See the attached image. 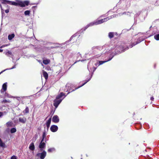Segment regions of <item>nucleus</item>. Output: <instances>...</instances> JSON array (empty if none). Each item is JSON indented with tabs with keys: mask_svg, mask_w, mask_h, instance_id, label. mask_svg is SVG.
I'll list each match as a JSON object with an SVG mask.
<instances>
[{
	"mask_svg": "<svg viewBox=\"0 0 159 159\" xmlns=\"http://www.w3.org/2000/svg\"><path fill=\"white\" fill-rule=\"evenodd\" d=\"M47 153L45 151H43L42 153H39L37 154L36 156L39 157L41 159H44L46 157Z\"/></svg>",
	"mask_w": 159,
	"mask_h": 159,
	"instance_id": "3",
	"label": "nucleus"
},
{
	"mask_svg": "<svg viewBox=\"0 0 159 159\" xmlns=\"http://www.w3.org/2000/svg\"><path fill=\"white\" fill-rule=\"evenodd\" d=\"M91 79V78H89L87 81H86V82H85V83H84L81 86H79L78 88L77 89L82 87V86H83L85 84H86ZM77 89V88L76 89Z\"/></svg>",
	"mask_w": 159,
	"mask_h": 159,
	"instance_id": "26",
	"label": "nucleus"
},
{
	"mask_svg": "<svg viewBox=\"0 0 159 159\" xmlns=\"http://www.w3.org/2000/svg\"><path fill=\"white\" fill-rule=\"evenodd\" d=\"M113 33L110 32L109 34V36L110 38H111L113 37Z\"/></svg>",
	"mask_w": 159,
	"mask_h": 159,
	"instance_id": "25",
	"label": "nucleus"
},
{
	"mask_svg": "<svg viewBox=\"0 0 159 159\" xmlns=\"http://www.w3.org/2000/svg\"><path fill=\"white\" fill-rule=\"evenodd\" d=\"M7 83H4L2 85V89H1V92H3L2 90H4V91H6L7 90Z\"/></svg>",
	"mask_w": 159,
	"mask_h": 159,
	"instance_id": "7",
	"label": "nucleus"
},
{
	"mask_svg": "<svg viewBox=\"0 0 159 159\" xmlns=\"http://www.w3.org/2000/svg\"><path fill=\"white\" fill-rule=\"evenodd\" d=\"M43 75L45 79L47 80L48 78V73L45 71H43Z\"/></svg>",
	"mask_w": 159,
	"mask_h": 159,
	"instance_id": "14",
	"label": "nucleus"
},
{
	"mask_svg": "<svg viewBox=\"0 0 159 159\" xmlns=\"http://www.w3.org/2000/svg\"><path fill=\"white\" fill-rule=\"evenodd\" d=\"M41 65H42V66H43V64H42V63H41Z\"/></svg>",
	"mask_w": 159,
	"mask_h": 159,
	"instance_id": "36",
	"label": "nucleus"
},
{
	"mask_svg": "<svg viewBox=\"0 0 159 159\" xmlns=\"http://www.w3.org/2000/svg\"><path fill=\"white\" fill-rule=\"evenodd\" d=\"M2 115V112H0V117Z\"/></svg>",
	"mask_w": 159,
	"mask_h": 159,
	"instance_id": "31",
	"label": "nucleus"
},
{
	"mask_svg": "<svg viewBox=\"0 0 159 159\" xmlns=\"http://www.w3.org/2000/svg\"><path fill=\"white\" fill-rule=\"evenodd\" d=\"M55 149L54 148H49L48 149V151L49 152H52L54 151H55Z\"/></svg>",
	"mask_w": 159,
	"mask_h": 159,
	"instance_id": "16",
	"label": "nucleus"
},
{
	"mask_svg": "<svg viewBox=\"0 0 159 159\" xmlns=\"http://www.w3.org/2000/svg\"><path fill=\"white\" fill-rule=\"evenodd\" d=\"M11 123H9V122H8V123H7V125H9V124H10Z\"/></svg>",
	"mask_w": 159,
	"mask_h": 159,
	"instance_id": "35",
	"label": "nucleus"
},
{
	"mask_svg": "<svg viewBox=\"0 0 159 159\" xmlns=\"http://www.w3.org/2000/svg\"><path fill=\"white\" fill-rule=\"evenodd\" d=\"M39 61L40 63L41 62V61Z\"/></svg>",
	"mask_w": 159,
	"mask_h": 159,
	"instance_id": "37",
	"label": "nucleus"
},
{
	"mask_svg": "<svg viewBox=\"0 0 159 159\" xmlns=\"http://www.w3.org/2000/svg\"><path fill=\"white\" fill-rule=\"evenodd\" d=\"M5 54L7 55H10L11 56H12V54L11 52L8 50H6V52Z\"/></svg>",
	"mask_w": 159,
	"mask_h": 159,
	"instance_id": "21",
	"label": "nucleus"
},
{
	"mask_svg": "<svg viewBox=\"0 0 159 159\" xmlns=\"http://www.w3.org/2000/svg\"><path fill=\"white\" fill-rule=\"evenodd\" d=\"M64 95V94L63 93H61L59 94L57 96L56 99L54 100L53 105L56 108H57L59 105L64 98L65 97L62 98V96Z\"/></svg>",
	"mask_w": 159,
	"mask_h": 159,
	"instance_id": "2",
	"label": "nucleus"
},
{
	"mask_svg": "<svg viewBox=\"0 0 159 159\" xmlns=\"http://www.w3.org/2000/svg\"><path fill=\"white\" fill-rule=\"evenodd\" d=\"M50 60L48 59L44 60L43 61V63L45 65H47L50 62Z\"/></svg>",
	"mask_w": 159,
	"mask_h": 159,
	"instance_id": "15",
	"label": "nucleus"
},
{
	"mask_svg": "<svg viewBox=\"0 0 159 159\" xmlns=\"http://www.w3.org/2000/svg\"><path fill=\"white\" fill-rule=\"evenodd\" d=\"M15 36V35L14 34H10L8 36V39L9 40H11Z\"/></svg>",
	"mask_w": 159,
	"mask_h": 159,
	"instance_id": "13",
	"label": "nucleus"
},
{
	"mask_svg": "<svg viewBox=\"0 0 159 159\" xmlns=\"http://www.w3.org/2000/svg\"><path fill=\"white\" fill-rule=\"evenodd\" d=\"M5 143L2 142L1 139H0V146L1 147H5Z\"/></svg>",
	"mask_w": 159,
	"mask_h": 159,
	"instance_id": "18",
	"label": "nucleus"
},
{
	"mask_svg": "<svg viewBox=\"0 0 159 159\" xmlns=\"http://www.w3.org/2000/svg\"><path fill=\"white\" fill-rule=\"evenodd\" d=\"M112 57H111V58H110L108 60L106 61H99V62L98 66H99L100 65H101L106 62H107L108 61L111 60L112 59Z\"/></svg>",
	"mask_w": 159,
	"mask_h": 159,
	"instance_id": "12",
	"label": "nucleus"
},
{
	"mask_svg": "<svg viewBox=\"0 0 159 159\" xmlns=\"http://www.w3.org/2000/svg\"><path fill=\"white\" fill-rule=\"evenodd\" d=\"M84 60H81V61H83Z\"/></svg>",
	"mask_w": 159,
	"mask_h": 159,
	"instance_id": "38",
	"label": "nucleus"
},
{
	"mask_svg": "<svg viewBox=\"0 0 159 159\" xmlns=\"http://www.w3.org/2000/svg\"><path fill=\"white\" fill-rule=\"evenodd\" d=\"M153 99H154V98H153V97H151V100H153Z\"/></svg>",
	"mask_w": 159,
	"mask_h": 159,
	"instance_id": "33",
	"label": "nucleus"
},
{
	"mask_svg": "<svg viewBox=\"0 0 159 159\" xmlns=\"http://www.w3.org/2000/svg\"><path fill=\"white\" fill-rule=\"evenodd\" d=\"M16 131V129L15 128H13L11 129V133H15Z\"/></svg>",
	"mask_w": 159,
	"mask_h": 159,
	"instance_id": "23",
	"label": "nucleus"
},
{
	"mask_svg": "<svg viewBox=\"0 0 159 159\" xmlns=\"http://www.w3.org/2000/svg\"><path fill=\"white\" fill-rule=\"evenodd\" d=\"M3 51V50L0 49V52H2Z\"/></svg>",
	"mask_w": 159,
	"mask_h": 159,
	"instance_id": "34",
	"label": "nucleus"
},
{
	"mask_svg": "<svg viewBox=\"0 0 159 159\" xmlns=\"http://www.w3.org/2000/svg\"><path fill=\"white\" fill-rule=\"evenodd\" d=\"M77 57L78 58H79V59H80V58L81 57V54L79 53H77ZM80 60H79L76 61L74 64H75V63H76V62H77L78 61H80Z\"/></svg>",
	"mask_w": 159,
	"mask_h": 159,
	"instance_id": "11",
	"label": "nucleus"
},
{
	"mask_svg": "<svg viewBox=\"0 0 159 159\" xmlns=\"http://www.w3.org/2000/svg\"><path fill=\"white\" fill-rule=\"evenodd\" d=\"M29 148L31 150H33L34 149V146L33 143H31L29 146Z\"/></svg>",
	"mask_w": 159,
	"mask_h": 159,
	"instance_id": "9",
	"label": "nucleus"
},
{
	"mask_svg": "<svg viewBox=\"0 0 159 159\" xmlns=\"http://www.w3.org/2000/svg\"><path fill=\"white\" fill-rule=\"evenodd\" d=\"M58 127L56 125H52L50 127L51 130L53 132L57 131L58 129Z\"/></svg>",
	"mask_w": 159,
	"mask_h": 159,
	"instance_id": "4",
	"label": "nucleus"
},
{
	"mask_svg": "<svg viewBox=\"0 0 159 159\" xmlns=\"http://www.w3.org/2000/svg\"><path fill=\"white\" fill-rule=\"evenodd\" d=\"M30 11L27 10L25 11L24 14L25 16H29L30 15Z\"/></svg>",
	"mask_w": 159,
	"mask_h": 159,
	"instance_id": "19",
	"label": "nucleus"
},
{
	"mask_svg": "<svg viewBox=\"0 0 159 159\" xmlns=\"http://www.w3.org/2000/svg\"><path fill=\"white\" fill-rule=\"evenodd\" d=\"M115 15H114L105 18L103 19H102L100 20H96L90 23L87 25L85 27L83 28V29H84V30H85L89 26H92L94 25H97L101 24L104 22L107 21L109 19L114 17H115Z\"/></svg>",
	"mask_w": 159,
	"mask_h": 159,
	"instance_id": "1",
	"label": "nucleus"
},
{
	"mask_svg": "<svg viewBox=\"0 0 159 159\" xmlns=\"http://www.w3.org/2000/svg\"><path fill=\"white\" fill-rule=\"evenodd\" d=\"M43 141L41 140L39 146V148L41 150H42L45 147V142H43Z\"/></svg>",
	"mask_w": 159,
	"mask_h": 159,
	"instance_id": "5",
	"label": "nucleus"
},
{
	"mask_svg": "<svg viewBox=\"0 0 159 159\" xmlns=\"http://www.w3.org/2000/svg\"><path fill=\"white\" fill-rule=\"evenodd\" d=\"M2 102H9L8 101H7L6 99L3 100L2 101Z\"/></svg>",
	"mask_w": 159,
	"mask_h": 159,
	"instance_id": "28",
	"label": "nucleus"
},
{
	"mask_svg": "<svg viewBox=\"0 0 159 159\" xmlns=\"http://www.w3.org/2000/svg\"><path fill=\"white\" fill-rule=\"evenodd\" d=\"M4 47V46H3V45H2L1 46V47H0V48H3Z\"/></svg>",
	"mask_w": 159,
	"mask_h": 159,
	"instance_id": "32",
	"label": "nucleus"
},
{
	"mask_svg": "<svg viewBox=\"0 0 159 159\" xmlns=\"http://www.w3.org/2000/svg\"><path fill=\"white\" fill-rule=\"evenodd\" d=\"M16 68V66H13V67H12V68H9V69H6L2 71L0 73V74L1 73H3V72L5 71L6 70H11V69H14V68Z\"/></svg>",
	"mask_w": 159,
	"mask_h": 159,
	"instance_id": "20",
	"label": "nucleus"
},
{
	"mask_svg": "<svg viewBox=\"0 0 159 159\" xmlns=\"http://www.w3.org/2000/svg\"><path fill=\"white\" fill-rule=\"evenodd\" d=\"M154 38L157 40H159V34L154 35Z\"/></svg>",
	"mask_w": 159,
	"mask_h": 159,
	"instance_id": "17",
	"label": "nucleus"
},
{
	"mask_svg": "<svg viewBox=\"0 0 159 159\" xmlns=\"http://www.w3.org/2000/svg\"><path fill=\"white\" fill-rule=\"evenodd\" d=\"M9 45V44H7L3 45V46H4V47L7 46Z\"/></svg>",
	"mask_w": 159,
	"mask_h": 159,
	"instance_id": "30",
	"label": "nucleus"
},
{
	"mask_svg": "<svg viewBox=\"0 0 159 159\" xmlns=\"http://www.w3.org/2000/svg\"><path fill=\"white\" fill-rule=\"evenodd\" d=\"M10 159H17V157L16 156L13 155L11 157Z\"/></svg>",
	"mask_w": 159,
	"mask_h": 159,
	"instance_id": "27",
	"label": "nucleus"
},
{
	"mask_svg": "<svg viewBox=\"0 0 159 159\" xmlns=\"http://www.w3.org/2000/svg\"><path fill=\"white\" fill-rule=\"evenodd\" d=\"M29 112V109L28 107H26L25 110L23 111L25 113H27Z\"/></svg>",
	"mask_w": 159,
	"mask_h": 159,
	"instance_id": "22",
	"label": "nucleus"
},
{
	"mask_svg": "<svg viewBox=\"0 0 159 159\" xmlns=\"http://www.w3.org/2000/svg\"><path fill=\"white\" fill-rule=\"evenodd\" d=\"M59 118L58 116H54L52 119V121L55 123H58L59 121Z\"/></svg>",
	"mask_w": 159,
	"mask_h": 159,
	"instance_id": "6",
	"label": "nucleus"
},
{
	"mask_svg": "<svg viewBox=\"0 0 159 159\" xmlns=\"http://www.w3.org/2000/svg\"><path fill=\"white\" fill-rule=\"evenodd\" d=\"M19 121L21 122L24 123L26 121V119L25 118H20L19 119Z\"/></svg>",
	"mask_w": 159,
	"mask_h": 159,
	"instance_id": "10",
	"label": "nucleus"
},
{
	"mask_svg": "<svg viewBox=\"0 0 159 159\" xmlns=\"http://www.w3.org/2000/svg\"><path fill=\"white\" fill-rule=\"evenodd\" d=\"M5 12L6 13H8L9 12V10L8 9L6 10L5 11Z\"/></svg>",
	"mask_w": 159,
	"mask_h": 159,
	"instance_id": "29",
	"label": "nucleus"
},
{
	"mask_svg": "<svg viewBox=\"0 0 159 159\" xmlns=\"http://www.w3.org/2000/svg\"><path fill=\"white\" fill-rule=\"evenodd\" d=\"M51 118H50L49 120L47 121L46 125L47 126V127L48 128L50 126V125L51 123Z\"/></svg>",
	"mask_w": 159,
	"mask_h": 159,
	"instance_id": "8",
	"label": "nucleus"
},
{
	"mask_svg": "<svg viewBox=\"0 0 159 159\" xmlns=\"http://www.w3.org/2000/svg\"><path fill=\"white\" fill-rule=\"evenodd\" d=\"M46 136V134L45 133V132H43V138H42V141H43L44 138H45Z\"/></svg>",
	"mask_w": 159,
	"mask_h": 159,
	"instance_id": "24",
	"label": "nucleus"
}]
</instances>
